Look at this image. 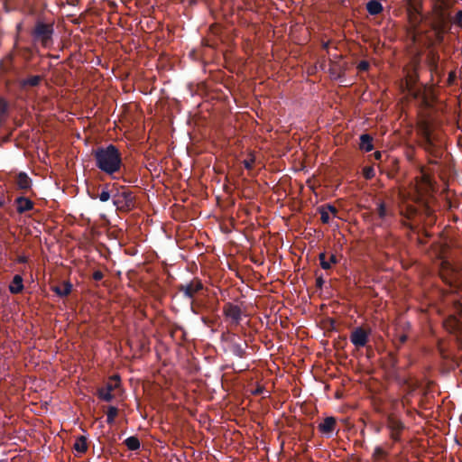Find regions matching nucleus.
Returning <instances> with one entry per match:
<instances>
[{
  "instance_id": "1",
  "label": "nucleus",
  "mask_w": 462,
  "mask_h": 462,
  "mask_svg": "<svg viewBox=\"0 0 462 462\" xmlns=\"http://www.w3.org/2000/svg\"><path fill=\"white\" fill-rule=\"evenodd\" d=\"M94 157L97 167L106 174L112 175L121 168V153L113 144L97 148L94 152Z\"/></svg>"
},
{
  "instance_id": "2",
  "label": "nucleus",
  "mask_w": 462,
  "mask_h": 462,
  "mask_svg": "<svg viewBox=\"0 0 462 462\" xmlns=\"http://www.w3.org/2000/svg\"><path fill=\"white\" fill-rule=\"evenodd\" d=\"M418 132L422 138L424 150L434 156H439V149L437 147L436 138L432 134V125L428 120H421L418 123Z\"/></svg>"
},
{
  "instance_id": "3",
  "label": "nucleus",
  "mask_w": 462,
  "mask_h": 462,
  "mask_svg": "<svg viewBox=\"0 0 462 462\" xmlns=\"http://www.w3.org/2000/svg\"><path fill=\"white\" fill-rule=\"evenodd\" d=\"M53 32V23H44L39 20L35 23L32 36L35 42H40L43 47H48L52 43Z\"/></svg>"
},
{
  "instance_id": "4",
  "label": "nucleus",
  "mask_w": 462,
  "mask_h": 462,
  "mask_svg": "<svg viewBox=\"0 0 462 462\" xmlns=\"http://www.w3.org/2000/svg\"><path fill=\"white\" fill-rule=\"evenodd\" d=\"M113 203L117 210L124 212L130 211L135 207L134 196L123 187L113 195Z\"/></svg>"
},
{
  "instance_id": "5",
  "label": "nucleus",
  "mask_w": 462,
  "mask_h": 462,
  "mask_svg": "<svg viewBox=\"0 0 462 462\" xmlns=\"http://www.w3.org/2000/svg\"><path fill=\"white\" fill-rule=\"evenodd\" d=\"M386 428L390 431V438L394 442L402 440V434L405 430V425L401 419L394 414H389L386 418Z\"/></svg>"
},
{
  "instance_id": "6",
  "label": "nucleus",
  "mask_w": 462,
  "mask_h": 462,
  "mask_svg": "<svg viewBox=\"0 0 462 462\" xmlns=\"http://www.w3.org/2000/svg\"><path fill=\"white\" fill-rule=\"evenodd\" d=\"M371 333L372 329L368 326L356 327L350 334V341L357 348L364 347L368 343Z\"/></svg>"
},
{
  "instance_id": "7",
  "label": "nucleus",
  "mask_w": 462,
  "mask_h": 462,
  "mask_svg": "<svg viewBox=\"0 0 462 462\" xmlns=\"http://www.w3.org/2000/svg\"><path fill=\"white\" fill-rule=\"evenodd\" d=\"M440 274L443 280L450 285L457 286L461 273L456 270L450 262L443 260L440 264Z\"/></svg>"
},
{
  "instance_id": "8",
  "label": "nucleus",
  "mask_w": 462,
  "mask_h": 462,
  "mask_svg": "<svg viewBox=\"0 0 462 462\" xmlns=\"http://www.w3.org/2000/svg\"><path fill=\"white\" fill-rule=\"evenodd\" d=\"M203 288L204 286L201 281L198 278H194L189 283L180 285L179 291L187 298L193 299Z\"/></svg>"
},
{
  "instance_id": "9",
  "label": "nucleus",
  "mask_w": 462,
  "mask_h": 462,
  "mask_svg": "<svg viewBox=\"0 0 462 462\" xmlns=\"http://www.w3.org/2000/svg\"><path fill=\"white\" fill-rule=\"evenodd\" d=\"M225 321L226 322L227 332L233 335H239L240 333L247 335V331L245 326H248L249 328H251L250 319H225Z\"/></svg>"
},
{
  "instance_id": "10",
  "label": "nucleus",
  "mask_w": 462,
  "mask_h": 462,
  "mask_svg": "<svg viewBox=\"0 0 462 462\" xmlns=\"http://www.w3.org/2000/svg\"><path fill=\"white\" fill-rule=\"evenodd\" d=\"M442 327L457 339H462V319H441Z\"/></svg>"
},
{
  "instance_id": "11",
  "label": "nucleus",
  "mask_w": 462,
  "mask_h": 462,
  "mask_svg": "<svg viewBox=\"0 0 462 462\" xmlns=\"http://www.w3.org/2000/svg\"><path fill=\"white\" fill-rule=\"evenodd\" d=\"M337 427V420L335 417H326L324 420L318 425V430L327 438H330Z\"/></svg>"
},
{
  "instance_id": "12",
  "label": "nucleus",
  "mask_w": 462,
  "mask_h": 462,
  "mask_svg": "<svg viewBox=\"0 0 462 462\" xmlns=\"http://www.w3.org/2000/svg\"><path fill=\"white\" fill-rule=\"evenodd\" d=\"M73 285L69 281H63L51 286V291L59 297H67L72 291Z\"/></svg>"
},
{
  "instance_id": "13",
  "label": "nucleus",
  "mask_w": 462,
  "mask_h": 462,
  "mask_svg": "<svg viewBox=\"0 0 462 462\" xmlns=\"http://www.w3.org/2000/svg\"><path fill=\"white\" fill-rule=\"evenodd\" d=\"M418 74L415 70L409 71L402 83V88H404L410 94L416 95L414 88L418 81Z\"/></svg>"
},
{
  "instance_id": "14",
  "label": "nucleus",
  "mask_w": 462,
  "mask_h": 462,
  "mask_svg": "<svg viewBox=\"0 0 462 462\" xmlns=\"http://www.w3.org/2000/svg\"><path fill=\"white\" fill-rule=\"evenodd\" d=\"M116 387V384L107 383L104 387L98 389V398L105 402H111L114 399L112 392L115 390Z\"/></svg>"
},
{
  "instance_id": "15",
  "label": "nucleus",
  "mask_w": 462,
  "mask_h": 462,
  "mask_svg": "<svg viewBox=\"0 0 462 462\" xmlns=\"http://www.w3.org/2000/svg\"><path fill=\"white\" fill-rule=\"evenodd\" d=\"M224 314L226 318H240L243 314L240 306L236 303H226L224 306Z\"/></svg>"
},
{
  "instance_id": "16",
  "label": "nucleus",
  "mask_w": 462,
  "mask_h": 462,
  "mask_svg": "<svg viewBox=\"0 0 462 462\" xmlns=\"http://www.w3.org/2000/svg\"><path fill=\"white\" fill-rule=\"evenodd\" d=\"M15 202L17 206V211L19 213H23L25 211L31 210L33 207V203L32 202V200L24 197L17 198Z\"/></svg>"
},
{
  "instance_id": "17",
  "label": "nucleus",
  "mask_w": 462,
  "mask_h": 462,
  "mask_svg": "<svg viewBox=\"0 0 462 462\" xmlns=\"http://www.w3.org/2000/svg\"><path fill=\"white\" fill-rule=\"evenodd\" d=\"M16 184L19 189L27 190L31 188L32 180L24 172H20L17 175Z\"/></svg>"
},
{
  "instance_id": "18",
  "label": "nucleus",
  "mask_w": 462,
  "mask_h": 462,
  "mask_svg": "<svg viewBox=\"0 0 462 462\" xmlns=\"http://www.w3.org/2000/svg\"><path fill=\"white\" fill-rule=\"evenodd\" d=\"M23 289V277L19 274L14 275L13 281L9 285V290L12 293H19Z\"/></svg>"
},
{
  "instance_id": "19",
  "label": "nucleus",
  "mask_w": 462,
  "mask_h": 462,
  "mask_svg": "<svg viewBox=\"0 0 462 462\" xmlns=\"http://www.w3.org/2000/svg\"><path fill=\"white\" fill-rule=\"evenodd\" d=\"M359 147L365 152H370L374 149L373 138L369 134H362L360 136Z\"/></svg>"
},
{
  "instance_id": "20",
  "label": "nucleus",
  "mask_w": 462,
  "mask_h": 462,
  "mask_svg": "<svg viewBox=\"0 0 462 462\" xmlns=\"http://www.w3.org/2000/svg\"><path fill=\"white\" fill-rule=\"evenodd\" d=\"M366 10L371 15H377L383 12V5L376 0H371L366 4Z\"/></svg>"
},
{
  "instance_id": "21",
  "label": "nucleus",
  "mask_w": 462,
  "mask_h": 462,
  "mask_svg": "<svg viewBox=\"0 0 462 462\" xmlns=\"http://www.w3.org/2000/svg\"><path fill=\"white\" fill-rule=\"evenodd\" d=\"M74 449L79 453H86L88 450V439L85 436H79L77 438L76 442L74 444Z\"/></svg>"
},
{
  "instance_id": "22",
  "label": "nucleus",
  "mask_w": 462,
  "mask_h": 462,
  "mask_svg": "<svg viewBox=\"0 0 462 462\" xmlns=\"http://www.w3.org/2000/svg\"><path fill=\"white\" fill-rule=\"evenodd\" d=\"M319 262H320V266L324 270L330 269L332 264L337 263V259H336V256L334 254H331L329 259L327 260L326 259V254L325 253H321V254H319Z\"/></svg>"
},
{
  "instance_id": "23",
  "label": "nucleus",
  "mask_w": 462,
  "mask_h": 462,
  "mask_svg": "<svg viewBox=\"0 0 462 462\" xmlns=\"http://www.w3.org/2000/svg\"><path fill=\"white\" fill-rule=\"evenodd\" d=\"M124 443L129 450L135 451L140 448V440L135 436H131L125 439Z\"/></svg>"
},
{
  "instance_id": "24",
  "label": "nucleus",
  "mask_w": 462,
  "mask_h": 462,
  "mask_svg": "<svg viewBox=\"0 0 462 462\" xmlns=\"http://www.w3.org/2000/svg\"><path fill=\"white\" fill-rule=\"evenodd\" d=\"M408 9H409L410 22L412 24V26L415 27L417 25V23L420 21V14L419 13L417 6H413L411 8H408Z\"/></svg>"
},
{
  "instance_id": "25",
  "label": "nucleus",
  "mask_w": 462,
  "mask_h": 462,
  "mask_svg": "<svg viewBox=\"0 0 462 462\" xmlns=\"http://www.w3.org/2000/svg\"><path fill=\"white\" fill-rule=\"evenodd\" d=\"M395 331H401L408 334V331L411 329V324L409 321L405 319H395Z\"/></svg>"
},
{
  "instance_id": "26",
  "label": "nucleus",
  "mask_w": 462,
  "mask_h": 462,
  "mask_svg": "<svg viewBox=\"0 0 462 462\" xmlns=\"http://www.w3.org/2000/svg\"><path fill=\"white\" fill-rule=\"evenodd\" d=\"M230 351L233 355L242 358L245 355V348L242 344L233 343L230 346Z\"/></svg>"
},
{
  "instance_id": "27",
  "label": "nucleus",
  "mask_w": 462,
  "mask_h": 462,
  "mask_svg": "<svg viewBox=\"0 0 462 462\" xmlns=\"http://www.w3.org/2000/svg\"><path fill=\"white\" fill-rule=\"evenodd\" d=\"M118 414V409L115 406L108 407L106 411V422L108 424H113L115 422V419Z\"/></svg>"
},
{
  "instance_id": "28",
  "label": "nucleus",
  "mask_w": 462,
  "mask_h": 462,
  "mask_svg": "<svg viewBox=\"0 0 462 462\" xmlns=\"http://www.w3.org/2000/svg\"><path fill=\"white\" fill-rule=\"evenodd\" d=\"M394 337V343L398 347H400L407 341L408 334L401 331H395Z\"/></svg>"
},
{
  "instance_id": "29",
  "label": "nucleus",
  "mask_w": 462,
  "mask_h": 462,
  "mask_svg": "<svg viewBox=\"0 0 462 462\" xmlns=\"http://www.w3.org/2000/svg\"><path fill=\"white\" fill-rule=\"evenodd\" d=\"M337 321H338V319H320V326L323 328L335 329L336 327L338 325Z\"/></svg>"
},
{
  "instance_id": "30",
  "label": "nucleus",
  "mask_w": 462,
  "mask_h": 462,
  "mask_svg": "<svg viewBox=\"0 0 462 462\" xmlns=\"http://www.w3.org/2000/svg\"><path fill=\"white\" fill-rule=\"evenodd\" d=\"M41 80L42 78L40 76H31L23 81V85L35 87L41 82Z\"/></svg>"
},
{
  "instance_id": "31",
  "label": "nucleus",
  "mask_w": 462,
  "mask_h": 462,
  "mask_svg": "<svg viewBox=\"0 0 462 462\" xmlns=\"http://www.w3.org/2000/svg\"><path fill=\"white\" fill-rule=\"evenodd\" d=\"M319 212L320 214V219H321L322 223L328 224L330 220V215H329L328 210L326 208V206L320 207L319 208Z\"/></svg>"
},
{
  "instance_id": "32",
  "label": "nucleus",
  "mask_w": 462,
  "mask_h": 462,
  "mask_svg": "<svg viewBox=\"0 0 462 462\" xmlns=\"http://www.w3.org/2000/svg\"><path fill=\"white\" fill-rule=\"evenodd\" d=\"M377 214L382 219H383L388 215L385 204L383 201H379L377 203Z\"/></svg>"
},
{
  "instance_id": "33",
  "label": "nucleus",
  "mask_w": 462,
  "mask_h": 462,
  "mask_svg": "<svg viewBox=\"0 0 462 462\" xmlns=\"http://www.w3.org/2000/svg\"><path fill=\"white\" fill-rule=\"evenodd\" d=\"M363 175L366 180H371L374 177V170L373 167H365L363 170Z\"/></svg>"
},
{
  "instance_id": "34",
  "label": "nucleus",
  "mask_w": 462,
  "mask_h": 462,
  "mask_svg": "<svg viewBox=\"0 0 462 462\" xmlns=\"http://www.w3.org/2000/svg\"><path fill=\"white\" fill-rule=\"evenodd\" d=\"M254 161H255V159H254V155L250 154L249 158L245 159L243 162V164H244L245 168H246L247 170H252L253 166L254 164Z\"/></svg>"
},
{
  "instance_id": "35",
  "label": "nucleus",
  "mask_w": 462,
  "mask_h": 462,
  "mask_svg": "<svg viewBox=\"0 0 462 462\" xmlns=\"http://www.w3.org/2000/svg\"><path fill=\"white\" fill-rule=\"evenodd\" d=\"M111 198V193L110 191L106 190V189H103L101 191V193L99 194V199L102 201V202H106V201H108Z\"/></svg>"
},
{
  "instance_id": "36",
  "label": "nucleus",
  "mask_w": 462,
  "mask_h": 462,
  "mask_svg": "<svg viewBox=\"0 0 462 462\" xmlns=\"http://www.w3.org/2000/svg\"><path fill=\"white\" fill-rule=\"evenodd\" d=\"M454 23L462 28V11H457L456 13Z\"/></svg>"
},
{
  "instance_id": "37",
  "label": "nucleus",
  "mask_w": 462,
  "mask_h": 462,
  "mask_svg": "<svg viewBox=\"0 0 462 462\" xmlns=\"http://www.w3.org/2000/svg\"><path fill=\"white\" fill-rule=\"evenodd\" d=\"M369 68V63L365 60H362L358 63L357 69L361 71L367 70Z\"/></svg>"
},
{
  "instance_id": "38",
  "label": "nucleus",
  "mask_w": 462,
  "mask_h": 462,
  "mask_svg": "<svg viewBox=\"0 0 462 462\" xmlns=\"http://www.w3.org/2000/svg\"><path fill=\"white\" fill-rule=\"evenodd\" d=\"M330 216L337 217V209L332 205H325Z\"/></svg>"
},
{
  "instance_id": "39",
  "label": "nucleus",
  "mask_w": 462,
  "mask_h": 462,
  "mask_svg": "<svg viewBox=\"0 0 462 462\" xmlns=\"http://www.w3.org/2000/svg\"><path fill=\"white\" fill-rule=\"evenodd\" d=\"M457 78V73L456 71L452 70L448 73V85H452L455 81Z\"/></svg>"
},
{
  "instance_id": "40",
  "label": "nucleus",
  "mask_w": 462,
  "mask_h": 462,
  "mask_svg": "<svg viewBox=\"0 0 462 462\" xmlns=\"http://www.w3.org/2000/svg\"><path fill=\"white\" fill-rule=\"evenodd\" d=\"M104 277L103 273L101 271H96L93 273V279L95 281H100Z\"/></svg>"
},
{
  "instance_id": "41",
  "label": "nucleus",
  "mask_w": 462,
  "mask_h": 462,
  "mask_svg": "<svg viewBox=\"0 0 462 462\" xmlns=\"http://www.w3.org/2000/svg\"><path fill=\"white\" fill-rule=\"evenodd\" d=\"M374 455L378 457H383L385 455V452L381 447H376L374 449Z\"/></svg>"
},
{
  "instance_id": "42",
  "label": "nucleus",
  "mask_w": 462,
  "mask_h": 462,
  "mask_svg": "<svg viewBox=\"0 0 462 462\" xmlns=\"http://www.w3.org/2000/svg\"><path fill=\"white\" fill-rule=\"evenodd\" d=\"M279 320H280V326H281L282 328H288V326H289V324H290V319H279Z\"/></svg>"
},
{
  "instance_id": "43",
  "label": "nucleus",
  "mask_w": 462,
  "mask_h": 462,
  "mask_svg": "<svg viewBox=\"0 0 462 462\" xmlns=\"http://www.w3.org/2000/svg\"><path fill=\"white\" fill-rule=\"evenodd\" d=\"M204 321V323L208 326V327H212L213 324H214V321L216 319H202Z\"/></svg>"
},
{
  "instance_id": "44",
  "label": "nucleus",
  "mask_w": 462,
  "mask_h": 462,
  "mask_svg": "<svg viewBox=\"0 0 462 462\" xmlns=\"http://www.w3.org/2000/svg\"><path fill=\"white\" fill-rule=\"evenodd\" d=\"M374 159H375V160H378V161H379V160H381V158H382V152H378V151H377V152H375L374 153Z\"/></svg>"
},
{
  "instance_id": "45",
  "label": "nucleus",
  "mask_w": 462,
  "mask_h": 462,
  "mask_svg": "<svg viewBox=\"0 0 462 462\" xmlns=\"http://www.w3.org/2000/svg\"><path fill=\"white\" fill-rule=\"evenodd\" d=\"M406 1L408 2L409 8H411V7H413V6H416V5L413 4L412 0H406Z\"/></svg>"
},
{
  "instance_id": "46",
  "label": "nucleus",
  "mask_w": 462,
  "mask_h": 462,
  "mask_svg": "<svg viewBox=\"0 0 462 462\" xmlns=\"http://www.w3.org/2000/svg\"><path fill=\"white\" fill-rule=\"evenodd\" d=\"M423 179H424V180H425L426 182H430V179H429V177H428V176H425V175H424V176H423Z\"/></svg>"
},
{
  "instance_id": "47",
  "label": "nucleus",
  "mask_w": 462,
  "mask_h": 462,
  "mask_svg": "<svg viewBox=\"0 0 462 462\" xmlns=\"http://www.w3.org/2000/svg\"><path fill=\"white\" fill-rule=\"evenodd\" d=\"M25 261H26L25 257H22V258L20 259V262H22V263H24Z\"/></svg>"
}]
</instances>
